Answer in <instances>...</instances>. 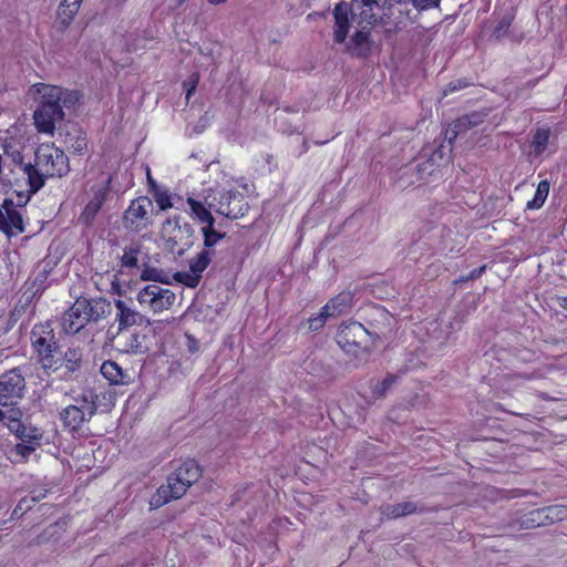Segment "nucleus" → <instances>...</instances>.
Instances as JSON below:
<instances>
[{
  "label": "nucleus",
  "instance_id": "nucleus-20",
  "mask_svg": "<svg viewBox=\"0 0 567 567\" xmlns=\"http://www.w3.org/2000/svg\"><path fill=\"white\" fill-rule=\"evenodd\" d=\"M425 507L420 506L417 503L408 501L398 504H384L380 507V513L383 518L396 519L415 513H424Z\"/></svg>",
  "mask_w": 567,
  "mask_h": 567
},
{
  "label": "nucleus",
  "instance_id": "nucleus-31",
  "mask_svg": "<svg viewBox=\"0 0 567 567\" xmlns=\"http://www.w3.org/2000/svg\"><path fill=\"white\" fill-rule=\"evenodd\" d=\"M348 296H339L334 299H331L317 316H322L323 321L326 322L329 317L337 316L343 312L347 306Z\"/></svg>",
  "mask_w": 567,
  "mask_h": 567
},
{
  "label": "nucleus",
  "instance_id": "nucleus-59",
  "mask_svg": "<svg viewBox=\"0 0 567 567\" xmlns=\"http://www.w3.org/2000/svg\"><path fill=\"white\" fill-rule=\"evenodd\" d=\"M21 516V511H18V505L13 509L12 517Z\"/></svg>",
  "mask_w": 567,
  "mask_h": 567
},
{
  "label": "nucleus",
  "instance_id": "nucleus-8",
  "mask_svg": "<svg viewBox=\"0 0 567 567\" xmlns=\"http://www.w3.org/2000/svg\"><path fill=\"white\" fill-rule=\"evenodd\" d=\"M176 293L167 287L157 284H148L136 293V301L142 309L153 313H162L169 310L176 302Z\"/></svg>",
  "mask_w": 567,
  "mask_h": 567
},
{
  "label": "nucleus",
  "instance_id": "nucleus-43",
  "mask_svg": "<svg viewBox=\"0 0 567 567\" xmlns=\"http://www.w3.org/2000/svg\"><path fill=\"white\" fill-rule=\"evenodd\" d=\"M50 371H52L55 377L51 378V380L60 379V380H72L78 378L79 372H71L69 371V368L62 365V364H55L54 368H51Z\"/></svg>",
  "mask_w": 567,
  "mask_h": 567
},
{
  "label": "nucleus",
  "instance_id": "nucleus-28",
  "mask_svg": "<svg viewBox=\"0 0 567 567\" xmlns=\"http://www.w3.org/2000/svg\"><path fill=\"white\" fill-rule=\"evenodd\" d=\"M99 395L96 392H83L80 396L74 398L73 405H93L96 411L107 412L112 408V395H110L109 401L104 404L97 403Z\"/></svg>",
  "mask_w": 567,
  "mask_h": 567
},
{
  "label": "nucleus",
  "instance_id": "nucleus-54",
  "mask_svg": "<svg viewBox=\"0 0 567 567\" xmlns=\"http://www.w3.org/2000/svg\"><path fill=\"white\" fill-rule=\"evenodd\" d=\"M47 495V491L45 489H33L30 494V499L33 504H35L37 502L41 501L42 498H44Z\"/></svg>",
  "mask_w": 567,
  "mask_h": 567
},
{
  "label": "nucleus",
  "instance_id": "nucleus-12",
  "mask_svg": "<svg viewBox=\"0 0 567 567\" xmlns=\"http://www.w3.org/2000/svg\"><path fill=\"white\" fill-rule=\"evenodd\" d=\"M337 343L348 353L359 355L367 352L368 331L359 322L344 326L337 336Z\"/></svg>",
  "mask_w": 567,
  "mask_h": 567
},
{
  "label": "nucleus",
  "instance_id": "nucleus-62",
  "mask_svg": "<svg viewBox=\"0 0 567 567\" xmlns=\"http://www.w3.org/2000/svg\"><path fill=\"white\" fill-rule=\"evenodd\" d=\"M6 417V414L2 410H0V421H2Z\"/></svg>",
  "mask_w": 567,
  "mask_h": 567
},
{
  "label": "nucleus",
  "instance_id": "nucleus-18",
  "mask_svg": "<svg viewBox=\"0 0 567 567\" xmlns=\"http://www.w3.org/2000/svg\"><path fill=\"white\" fill-rule=\"evenodd\" d=\"M93 414H95L93 405H69L62 411L61 419L66 427L76 430Z\"/></svg>",
  "mask_w": 567,
  "mask_h": 567
},
{
  "label": "nucleus",
  "instance_id": "nucleus-13",
  "mask_svg": "<svg viewBox=\"0 0 567 567\" xmlns=\"http://www.w3.org/2000/svg\"><path fill=\"white\" fill-rule=\"evenodd\" d=\"M383 27L389 31L401 30L417 18V14H413V10L409 8V4H383Z\"/></svg>",
  "mask_w": 567,
  "mask_h": 567
},
{
  "label": "nucleus",
  "instance_id": "nucleus-5",
  "mask_svg": "<svg viewBox=\"0 0 567 567\" xmlns=\"http://www.w3.org/2000/svg\"><path fill=\"white\" fill-rule=\"evenodd\" d=\"M12 424L10 431L20 440L13 447V452L22 460H28L41 445L43 432L31 424L22 423L19 417L22 415L19 409L10 410Z\"/></svg>",
  "mask_w": 567,
  "mask_h": 567
},
{
  "label": "nucleus",
  "instance_id": "nucleus-61",
  "mask_svg": "<svg viewBox=\"0 0 567 567\" xmlns=\"http://www.w3.org/2000/svg\"><path fill=\"white\" fill-rule=\"evenodd\" d=\"M175 2L176 6H181L182 3L185 2V0H173Z\"/></svg>",
  "mask_w": 567,
  "mask_h": 567
},
{
  "label": "nucleus",
  "instance_id": "nucleus-34",
  "mask_svg": "<svg viewBox=\"0 0 567 567\" xmlns=\"http://www.w3.org/2000/svg\"><path fill=\"white\" fill-rule=\"evenodd\" d=\"M549 187H550L549 182H547V181L539 182V184L536 188L534 198L532 200L527 202L526 208L527 209L540 208L544 205V203L548 196Z\"/></svg>",
  "mask_w": 567,
  "mask_h": 567
},
{
  "label": "nucleus",
  "instance_id": "nucleus-55",
  "mask_svg": "<svg viewBox=\"0 0 567 567\" xmlns=\"http://www.w3.org/2000/svg\"><path fill=\"white\" fill-rule=\"evenodd\" d=\"M198 81H199V76L197 74H193L190 80H189V87L186 91V99L187 100L190 97V95L195 91Z\"/></svg>",
  "mask_w": 567,
  "mask_h": 567
},
{
  "label": "nucleus",
  "instance_id": "nucleus-63",
  "mask_svg": "<svg viewBox=\"0 0 567 567\" xmlns=\"http://www.w3.org/2000/svg\"><path fill=\"white\" fill-rule=\"evenodd\" d=\"M2 214H3V212L0 209V221L3 219Z\"/></svg>",
  "mask_w": 567,
  "mask_h": 567
},
{
  "label": "nucleus",
  "instance_id": "nucleus-46",
  "mask_svg": "<svg viewBox=\"0 0 567 567\" xmlns=\"http://www.w3.org/2000/svg\"><path fill=\"white\" fill-rule=\"evenodd\" d=\"M417 174L420 175V179H424L425 176H431L435 171V165L433 159H426L416 165Z\"/></svg>",
  "mask_w": 567,
  "mask_h": 567
},
{
  "label": "nucleus",
  "instance_id": "nucleus-45",
  "mask_svg": "<svg viewBox=\"0 0 567 567\" xmlns=\"http://www.w3.org/2000/svg\"><path fill=\"white\" fill-rule=\"evenodd\" d=\"M21 392H0V405L16 406L21 400Z\"/></svg>",
  "mask_w": 567,
  "mask_h": 567
},
{
  "label": "nucleus",
  "instance_id": "nucleus-2",
  "mask_svg": "<svg viewBox=\"0 0 567 567\" xmlns=\"http://www.w3.org/2000/svg\"><path fill=\"white\" fill-rule=\"evenodd\" d=\"M383 4L380 0H352L350 3L340 2L334 7L336 20L334 41L344 42L349 31V18L357 22L360 28L370 29L375 25H383Z\"/></svg>",
  "mask_w": 567,
  "mask_h": 567
},
{
  "label": "nucleus",
  "instance_id": "nucleus-39",
  "mask_svg": "<svg viewBox=\"0 0 567 567\" xmlns=\"http://www.w3.org/2000/svg\"><path fill=\"white\" fill-rule=\"evenodd\" d=\"M549 130L548 128H538L533 137V145L536 153H542L549 140Z\"/></svg>",
  "mask_w": 567,
  "mask_h": 567
},
{
  "label": "nucleus",
  "instance_id": "nucleus-7",
  "mask_svg": "<svg viewBox=\"0 0 567 567\" xmlns=\"http://www.w3.org/2000/svg\"><path fill=\"white\" fill-rule=\"evenodd\" d=\"M31 343L38 354L39 362L44 368H54L59 363V346L55 334L49 324H37L33 327L31 334Z\"/></svg>",
  "mask_w": 567,
  "mask_h": 567
},
{
  "label": "nucleus",
  "instance_id": "nucleus-9",
  "mask_svg": "<svg viewBox=\"0 0 567 567\" xmlns=\"http://www.w3.org/2000/svg\"><path fill=\"white\" fill-rule=\"evenodd\" d=\"M30 92L34 95L38 104L61 107V110L73 107L79 101L78 92L45 83L33 84Z\"/></svg>",
  "mask_w": 567,
  "mask_h": 567
},
{
  "label": "nucleus",
  "instance_id": "nucleus-21",
  "mask_svg": "<svg viewBox=\"0 0 567 567\" xmlns=\"http://www.w3.org/2000/svg\"><path fill=\"white\" fill-rule=\"evenodd\" d=\"M3 219L0 221V229L10 233L11 230H17L19 233L23 231V219L20 213L14 208L12 200L6 199L3 203Z\"/></svg>",
  "mask_w": 567,
  "mask_h": 567
},
{
  "label": "nucleus",
  "instance_id": "nucleus-14",
  "mask_svg": "<svg viewBox=\"0 0 567 567\" xmlns=\"http://www.w3.org/2000/svg\"><path fill=\"white\" fill-rule=\"evenodd\" d=\"M34 125L40 133L52 135L55 124L63 121L64 111L61 107L37 105L33 113Z\"/></svg>",
  "mask_w": 567,
  "mask_h": 567
},
{
  "label": "nucleus",
  "instance_id": "nucleus-44",
  "mask_svg": "<svg viewBox=\"0 0 567 567\" xmlns=\"http://www.w3.org/2000/svg\"><path fill=\"white\" fill-rule=\"evenodd\" d=\"M440 3L441 0H411V4L416 11V14L425 10L439 8Z\"/></svg>",
  "mask_w": 567,
  "mask_h": 567
},
{
  "label": "nucleus",
  "instance_id": "nucleus-50",
  "mask_svg": "<svg viewBox=\"0 0 567 567\" xmlns=\"http://www.w3.org/2000/svg\"><path fill=\"white\" fill-rule=\"evenodd\" d=\"M322 318H323L322 316H316V317L309 318L308 329L311 331H317V330L321 329L323 327V324L326 323Z\"/></svg>",
  "mask_w": 567,
  "mask_h": 567
},
{
  "label": "nucleus",
  "instance_id": "nucleus-52",
  "mask_svg": "<svg viewBox=\"0 0 567 567\" xmlns=\"http://www.w3.org/2000/svg\"><path fill=\"white\" fill-rule=\"evenodd\" d=\"M34 504L31 502V499L29 497H24V498L20 499V502L18 503V511H21V515H23L29 509H31V507Z\"/></svg>",
  "mask_w": 567,
  "mask_h": 567
},
{
  "label": "nucleus",
  "instance_id": "nucleus-24",
  "mask_svg": "<svg viewBox=\"0 0 567 567\" xmlns=\"http://www.w3.org/2000/svg\"><path fill=\"white\" fill-rule=\"evenodd\" d=\"M64 144L75 154H83L87 147L86 136L76 125H70L64 134Z\"/></svg>",
  "mask_w": 567,
  "mask_h": 567
},
{
  "label": "nucleus",
  "instance_id": "nucleus-35",
  "mask_svg": "<svg viewBox=\"0 0 567 567\" xmlns=\"http://www.w3.org/2000/svg\"><path fill=\"white\" fill-rule=\"evenodd\" d=\"M544 516H545V514H544L543 508L534 509V511L529 512L528 514H526L520 519V526H522V528H526V529L539 527V526H546V517H544Z\"/></svg>",
  "mask_w": 567,
  "mask_h": 567
},
{
  "label": "nucleus",
  "instance_id": "nucleus-25",
  "mask_svg": "<svg viewBox=\"0 0 567 567\" xmlns=\"http://www.w3.org/2000/svg\"><path fill=\"white\" fill-rule=\"evenodd\" d=\"M24 367H32L33 370L31 372L32 377H25V383L30 386H40L42 389L49 388L53 385V380H51V368H44L42 364L37 365L33 363L25 364Z\"/></svg>",
  "mask_w": 567,
  "mask_h": 567
},
{
  "label": "nucleus",
  "instance_id": "nucleus-16",
  "mask_svg": "<svg viewBox=\"0 0 567 567\" xmlns=\"http://www.w3.org/2000/svg\"><path fill=\"white\" fill-rule=\"evenodd\" d=\"M485 116V113L473 112L453 121L445 131V138L449 141V144L452 145L460 134H463L483 123Z\"/></svg>",
  "mask_w": 567,
  "mask_h": 567
},
{
  "label": "nucleus",
  "instance_id": "nucleus-48",
  "mask_svg": "<svg viewBox=\"0 0 567 567\" xmlns=\"http://www.w3.org/2000/svg\"><path fill=\"white\" fill-rule=\"evenodd\" d=\"M470 85V83L465 80H455L449 83V85L444 89L443 95L446 96L455 91L465 89Z\"/></svg>",
  "mask_w": 567,
  "mask_h": 567
},
{
  "label": "nucleus",
  "instance_id": "nucleus-47",
  "mask_svg": "<svg viewBox=\"0 0 567 567\" xmlns=\"http://www.w3.org/2000/svg\"><path fill=\"white\" fill-rule=\"evenodd\" d=\"M59 529H60V525L56 523V524H52L50 525L49 527H47L43 533L41 535H39L37 537V544H43L45 542H48L51 537L55 536L58 533H59Z\"/></svg>",
  "mask_w": 567,
  "mask_h": 567
},
{
  "label": "nucleus",
  "instance_id": "nucleus-37",
  "mask_svg": "<svg viewBox=\"0 0 567 567\" xmlns=\"http://www.w3.org/2000/svg\"><path fill=\"white\" fill-rule=\"evenodd\" d=\"M213 251L208 249H204L199 252L194 259L189 262V269L194 274H198L202 276V272L208 267L212 260Z\"/></svg>",
  "mask_w": 567,
  "mask_h": 567
},
{
  "label": "nucleus",
  "instance_id": "nucleus-41",
  "mask_svg": "<svg viewBox=\"0 0 567 567\" xmlns=\"http://www.w3.org/2000/svg\"><path fill=\"white\" fill-rule=\"evenodd\" d=\"M140 252L138 248L130 247L126 249L122 256V266L127 268H135L138 266L137 255Z\"/></svg>",
  "mask_w": 567,
  "mask_h": 567
},
{
  "label": "nucleus",
  "instance_id": "nucleus-40",
  "mask_svg": "<svg viewBox=\"0 0 567 567\" xmlns=\"http://www.w3.org/2000/svg\"><path fill=\"white\" fill-rule=\"evenodd\" d=\"M153 197L161 210H166L174 206L172 196L166 189L156 188L153 193Z\"/></svg>",
  "mask_w": 567,
  "mask_h": 567
},
{
  "label": "nucleus",
  "instance_id": "nucleus-29",
  "mask_svg": "<svg viewBox=\"0 0 567 567\" xmlns=\"http://www.w3.org/2000/svg\"><path fill=\"white\" fill-rule=\"evenodd\" d=\"M202 234L204 236L205 249L208 250H212V248L226 236V233L221 231V224H218V227H215V224L204 225L202 227Z\"/></svg>",
  "mask_w": 567,
  "mask_h": 567
},
{
  "label": "nucleus",
  "instance_id": "nucleus-58",
  "mask_svg": "<svg viewBox=\"0 0 567 567\" xmlns=\"http://www.w3.org/2000/svg\"><path fill=\"white\" fill-rule=\"evenodd\" d=\"M559 306L567 309V297L560 298Z\"/></svg>",
  "mask_w": 567,
  "mask_h": 567
},
{
  "label": "nucleus",
  "instance_id": "nucleus-4",
  "mask_svg": "<svg viewBox=\"0 0 567 567\" xmlns=\"http://www.w3.org/2000/svg\"><path fill=\"white\" fill-rule=\"evenodd\" d=\"M109 307L104 299L78 298L61 319L62 330L68 334H75L90 321L103 318Z\"/></svg>",
  "mask_w": 567,
  "mask_h": 567
},
{
  "label": "nucleus",
  "instance_id": "nucleus-33",
  "mask_svg": "<svg viewBox=\"0 0 567 567\" xmlns=\"http://www.w3.org/2000/svg\"><path fill=\"white\" fill-rule=\"evenodd\" d=\"M59 362L69 368L71 372H79L82 363V353L79 349H68L63 358H59Z\"/></svg>",
  "mask_w": 567,
  "mask_h": 567
},
{
  "label": "nucleus",
  "instance_id": "nucleus-60",
  "mask_svg": "<svg viewBox=\"0 0 567 567\" xmlns=\"http://www.w3.org/2000/svg\"><path fill=\"white\" fill-rule=\"evenodd\" d=\"M209 3L212 4H219V3H223L225 2L226 0H207Z\"/></svg>",
  "mask_w": 567,
  "mask_h": 567
},
{
  "label": "nucleus",
  "instance_id": "nucleus-42",
  "mask_svg": "<svg viewBox=\"0 0 567 567\" xmlns=\"http://www.w3.org/2000/svg\"><path fill=\"white\" fill-rule=\"evenodd\" d=\"M400 378L401 377L399 374L388 373L384 378L377 382L374 390H389L392 386H399Z\"/></svg>",
  "mask_w": 567,
  "mask_h": 567
},
{
  "label": "nucleus",
  "instance_id": "nucleus-36",
  "mask_svg": "<svg viewBox=\"0 0 567 567\" xmlns=\"http://www.w3.org/2000/svg\"><path fill=\"white\" fill-rule=\"evenodd\" d=\"M546 517V525L554 524L567 518V506L566 505H551L543 507Z\"/></svg>",
  "mask_w": 567,
  "mask_h": 567
},
{
  "label": "nucleus",
  "instance_id": "nucleus-10",
  "mask_svg": "<svg viewBox=\"0 0 567 567\" xmlns=\"http://www.w3.org/2000/svg\"><path fill=\"white\" fill-rule=\"evenodd\" d=\"M205 202L208 207L215 208L218 214L230 219H237L244 216L249 208L245 196L237 190L221 192L218 198L214 196L210 199V196H207L205 197Z\"/></svg>",
  "mask_w": 567,
  "mask_h": 567
},
{
  "label": "nucleus",
  "instance_id": "nucleus-11",
  "mask_svg": "<svg viewBox=\"0 0 567 567\" xmlns=\"http://www.w3.org/2000/svg\"><path fill=\"white\" fill-rule=\"evenodd\" d=\"M153 203L148 197L142 196L131 202L123 215L125 229L140 233L152 224Z\"/></svg>",
  "mask_w": 567,
  "mask_h": 567
},
{
  "label": "nucleus",
  "instance_id": "nucleus-22",
  "mask_svg": "<svg viewBox=\"0 0 567 567\" xmlns=\"http://www.w3.org/2000/svg\"><path fill=\"white\" fill-rule=\"evenodd\" d=\"M83 0H62L56 11V24L65 30L76 16Z\"/></svg>",
  "mask_w": 567,
  "mask_h": 567
},
{
  "label": "nucleus",
  "instance_id": "nucleus-19",
  "mask_svg": "<svg viewBox=\"0 0 567 567\" xmlns=\"http://www.w3.org/2000/svg\"><path fill=\"white\" fill-rule=\"evenodd\" d=\"M32 367L14 368L0 377V390H23L27 386L25 377H32Z\"/></svg>",
  "mask_w": 567,
  "mask_h": 567
},
{
  "label": "nucleus",
  "instance_id": "nucleus-15",
  "mask_svg": "<svg viewBox=\"0 0 567 567\" xmlns=\"http://www.w3.org/2000/svg\"><path fill=\"white\" fill-rule=\"evenodd\" d=\"M116 321L118 323V332L133 327V326H143L150 324V319L142 315L140 311L130 307L124 300H116Z\"/></svg>",
  "mask_w": 567,
  "mask_h": 567
},
{
  "label": "nucleus",
  "instance_id": "nucleus-30",
  "mask_svg": "<svg viewBox=\"0 0 567 567\" xmlns=\"http://www.w3.org/2000/svg\"><path fill=\"white\" fill-rule=\"evenodd\" d=\"M369 35H370V29H363V28H360V30H358L353 34V37L351 39V42L353 44L352 50L357 55H359V56L365 55L369 52V50H370Z\"/></svg>",
  "mask_w": 567,
  "mask_h": 567
},
{
  "label": "nucleus",
  "instance_id": "nucleus-49",
  "mask_svg": "<svg viewBox=\"0 0 567 567\" xmlns=\"http://www.w3.org/2000/svg\"><path fill=\"white\" fill-rule=\"evenodd\" d=\"M509 25H511L509 19H507V18L502 19L494 30L495 38L496 39L504 38L507 34Z\"/></svg>",
  "mask_w": 567,
  "mask_h": 567
},
{
  "label": "nucleus",
  "instance_id": "nucleus-53",
  "mask_svg": "<svg viewBox=\"0 0 567 567\" xmlns=\"http://www.w3.org/2000/svg\"><path fill=\"white\" fill-rule=\"evenodd\" d=\"M115 394H116V392H100V393H97L99 399L96 401L100 404H104L109 401L110 395H112V406H113L114 400H115Z\"/></svg>",
  "mask_w": 567,
  "mask_h": 567
},
{
  "label": "nucleus",
  "instance_id": "nucleus-23",
  "mask_svg": "<svg viewBox=\"0 0 567 567\" xmlns=\"http://www.w3.org/2000/svg\"><path fill=\"white\" fill-rule=\"evenodd\" d=\"M102 375L110 382V385H128L131 377L116 362L105 361L101 365Z\"/></svg>",
  "mask_w": 567,
  "mask_h": 567
},
{
  "label": "nucleus",
  "instance_id": "nucleus-1",
  "mask_svg": "<svg viewBox=\"0 0 567 567\" xmlns=\"http://www.w3.org/2000/svg\"><path fill=\"white\" fill-rule=\"evenodd\" d=\"M11 157L14 167L10 171L12 177H8V182L19 184L25 181L32 194L44 185L45 178L63 177L70 172L68 156L53 144H41L37 148L34 164L23 163L18 151L12 152Z\"/></svg>",
  "mask_w": 567,
  "mask_h": 567
},
{
  "label": "nucleus",
  "instance_id": "nucleus-3",
  "mask_svg": "<svg viewBox=\"0 0 567 567\" xmlns=\"http://www.w3.org/2000/svg\"><path fill=\"white\" fill-rule=\"evenodd\" d=\"M202 476V468L195 460L184 461L179 467L167 477V483L162 485L153 496L152 504L164 505L172 499L181 498L194 483Z\"/></svg>",
  "mask_w": 567,
  "mask_h": 567
},
{
  "label": "nucleus",
  "instance_id": "nucleus-32",
  "mask_svg": "<svg viewBox=\"0 0 567 567\" xmlns=\"http://www.w3.org/2000/svg\"><path fill=\"white\" fill-rule=\"evenodd\" d=\"M193 215L204 225L215 224V219L212 213L205 207V205L192 197L187 199Z\"/></svg>",
  "mask_w": 567,
  "mask_h": 567
},
{
  "label": "nucleus",
  "instance_id": "nucleus-6",
  "mask_svg": "<svg viewBox=\"0 0 567 567\" xmlns=\"http://www.w3.org/2000/svg\"><path fill=\"white\" fill-rule=\"evenodd\" d=\"M194 229L188 223L181 224L178 217L167 218L161 229L164 249L183 256L193 246Z\"/></svg>",
  "mask_w": 567,
  "mask_h": 567
},
{
  "label": "nucleus",
  "instance_id": "nucleus-38",
  "mask_svg": "<svg viewBox=\"0 0 567 567\" xmlns=\"http://www.w3.org/2000/svg\"><path fill=\"white\" fill-rule=\"evenodd\" d=\"M200 278H202L200 275L194 274L192 271L190 272L177 271V272L173 274V277H172V279L176 280L177 282H182L190 288H195L199 284Z\"/></svg>",
  "mask_w": 567,
  "mask_h": 567
},
{
  "label": "nucleus",
  "instance_id": "nucleus-27",
  "mask_svg": "<svg viewBox=\"0 0 567 567\" xmlns=\"http://www.w3.org/2000/svg\"><path fill=\"white\" fill-rule=\"evenodd\" d=\"M172 277L173 275H171L168 271L148 265L143 268L140 276L143 281H153L152 284H157L161 286L162 284L169 285L172 282Z\"/></svg>",
  "mask_w": 567,
  "mask_h": 567
},
{
  "label": "nucleus",
  "instance_id": "nucleus-51",
  "mask_svg": "<svg viewBox=\"0 0 567 567\" xmlns=\"http://www.w3.org/2000/svg\"><path fill=\"white\" fill-rule=\"evenodd\" d=\"M485 269H486V266L483 265L482 267L472 270L467 276L462 277L460 280L461 281L475 280L484 274Z\"/></svg>",
  "mask_w": 567,
  "mask_h": 567
},
{
  "label": "nucleus",
  "instance_id": "nucleus-17",
  "mask_svg": "<svg viewBox=\"0 0 567 567\" xmlns=\"http://www.w3.org/2000/svg\"><path fill=\"white\" fill-rule=\"evenodd\" d=\"M107 194H109L107 186L99 187L94 192L93 197L85 205L84 209L82 210V213L80 214V216L78 218L79 224H81L85 227H89L94 223L97 213L100 212L101 207L103 206V204L107 197Z\"/></svg>",
  "mask_w": 567,
  "mask_h": 567
},
{
  "label": "nucleus",
  "instance_id": "nucleus-56",
  "mask_svg": "<svg viewBox=\"0 0 567 567\" xmlns=\"http://www.w3.org/2000/svg\"><path fill=\"white\" fill-rule=\"evenodd\" d=\"M382 4L385 6H399V4H409L411 0H380Z\"/></svg>",
  "mask_w": 567,
  "mask_h": 567
},
{
  "label": "nucleus",
  "instance_id": "nucleus-57",
  "mask_svg": "<svg viewBox=\"0 0 567 567\" xmlns=\"http://www.w3.org/2000/svg\"><path fill=\"white\" fill-rule=\"evenodd\" d=\"M147 182H148L152 194L156 190V188H159L157 186L156 182L154 181V178L152 177L150 168H147Z\"/></svg>",
  "mask_w": 567,
  "mask_h": 567
},
{
  "label": "nucleus",
  "instance_id": "nucleus-26",
  "mask_svg": "<svg viewBox=\"0 0 567 567\" xmlns=\"http://www.w3.org/2000/svg\"><path fill=\"white\" fill-rule=\"evenodd\" d=\"M115 347L117 350L125 353H134L141 354L144 353V347L140 341V336L136 333L130 334L127 337L120 336V332L116 337H114Z\"/></svg>",
  "mask_w": 567,
  "mask_h": 567
}]
</instances>
